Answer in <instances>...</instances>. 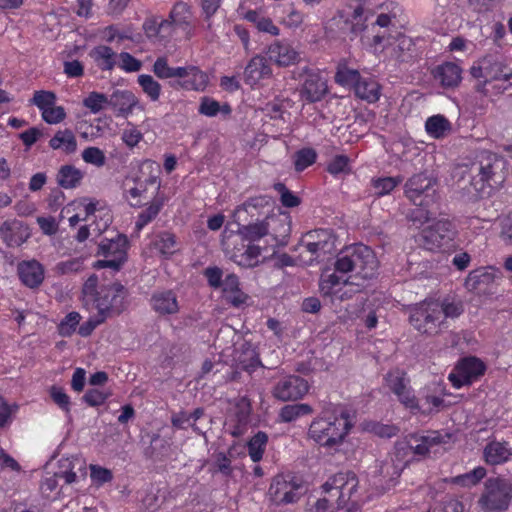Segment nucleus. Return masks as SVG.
<instances>
[{
    "label": "nucleus",
    "mask_w": 512,
    "mask_h": 512,
    "mask_svg": "<svg viewBox=\"0 0 512 512\" xmlns=\"http://www.w3.org/2000/svg\"><path fill=\"white\" fill-rule=\"evenodd\" d=\"M497 273L498 270L494 267H483L473 270L465 280V287L473 292L482 291L495 281Z\"/></svg>",
    "instance_id": "32"
},
{
    "label": "nucleus",
    "mask_w": 512,
    "mask_h": 512,
    "mask_svg": "<svg viewBox=\"0 0 512 512\" xmlns=\"http://www.w3.org/2000/svg\"><path fill=\"white\" fill-rule=\"evenodd\" d=\"M485 371L486 365L481 359L474 356L464 357L457 362L448 379L454 388L459 389L477 381Z\"/></svg>",
    "instance_id": "15"
},
{
    "label": "nucleus",
    "mask_w": 512,
    "mask_h": 512,
    "mask_svg": "<svg viewBox=\"0 0 512 512\" xmlns=\"http://www.w3.org/2000/svg\"><path fill=\"white\" fill-rule=\"evenodd\" d=\"M89 469L91 480L97 486H101L107 482H110L113 479V474L111 470L107 468L91 464L89 466Z\"/></svg>",
    "instance_id": "61"
},
{
    "label": "nucleus",
    "mask_w": 512,
    "mask_h": 512,
    "mask_svg": "<svg viewBox=\"0 0 512 512\" xmlns=\"http://www.w3.org/2000/svg\"><path fill=\"white\" fill-rule=\"evenodd\" d=\"M176 79L178 86L184 90L204 91L209 83L208 75L194 65L181 66Z\"/></svg>",
    "instance_id": "25"
},
{
    "label": "nucleus",
    "mask_w": 512,
    "mask_h": 512,
    "mask_svg": "<svg viewBox=\"0 0 512 512\" xmlns=\"http://www.w3.org/2000/svg\"><path fill=\"white\" fill-rule=\"evenodd\" d=\"M261 254V247L250 243L243 252H240V250L233 251L230 258L241 267L252 268L259 264V257Z\"/></svg>",
    "instance_id": "40"
},
{
    "label": "nucleus",
    "mask_w": 512,
    "mask_h": 512,
    "mask_svg": "<svg viewBox=\"0 0 512 512\" xmlns=\"http://www.w3.org/2000/svg\"><path fill=\"white\" fill-rule=\"evenodd\" d=\"M506 166L507 162L503 157L489 151H483L478 157V162L473 165V169L478 173L477 175L483 184L497 187L505 179Z\"/></svg>",
    "instance_id": "12"
},
{
    "label": "nucleus",
    "mask_w": 512,
    "mask_h": 512,
    "mask_svg": "<svg viewBox=\"0 0 512 512\" xmlns=\"http://www.w3.org/2000/svg\"><path fill=\"white\" fill-rule=\"evenodd\" d=\"M268 437L264 432L256 433L247 443L248 454L255 463L263 458L266 449Z\"/></svg>",
    "instance_id": "47"
},
{
    "label": "nucleus",
    "mask_w": 512,
    "mask_h": 512,
    "mask_svg": "<svg viewBox=\"0 0 512 512\" xmlns=\"http://www.w3.org/2000/svg\"><path fill=\"white\" fill-rule=\"evenodd\" d=\"M451 122L443 115L437 114L427 118L425 122L426 133L434 139H442L450 134Z\"/></svg>",
    "instance_id": "39"
},
{
    "label": "nucleus",
    "mask_w": 512,
    "mask_h": 512,
    "mask_svg": "<svg viewBox=\"0 0 512 512\" xmlns=\"http://www.w3.org/2000/svg\"><path fill=\"white\" fill-rule=\"evenodd\" d=\"M49 147L59 150L66 155L74 154L77 151V139L70 129L58 130L49 140Z\"/></svg>",
    "instance_id": "35"
},
{
    "label": "nucleus",
    "mask_w": 512,
    "mask_h": 512,
    "mask_svg": "<svg viewBox=\"0 0 512 512\" xmlns=\"http://www.w3.org/2000/svg\"><path fill=\"white\" fill-rule=\"evenodd\" d=\"M352 426L350 415L341 412L314 419L308 434L319 445L333 448L343 443Z\"/></svg>",
    "instance_id": "4"
},
{
    "label": "nucleus",
    "mask_w": 512,
    "mask_h": 512,
    "mask_svg": "<svg viewBox=\"0 0 512 512\" xmlns=\"http://www.w3.org/2000/svg\"><path fill=\"white\" fill-rule=\"evenodd\" d=\"M150 248L161 257L168 259L178 250L176 237L170 232H160L151 240Z\"/></svg>",
    "instance_id": "36"
},
{
    "label": "nucleus",
    "mask_w": 512,
    "mask_h": 512,
    "mask_svg": "<svg viewBox=\"0 0 512 512\" xmlns=\"http://www.w3.org/2000/svg\"><path fill=\"white\" fill-rule=\"evenodd\" d=\"M82 159L85 163L101 168L106 164V156L103 150L90 146L82 151Z\"/></svg>",
    "instance_id": "56"
},
{
    "label": "nucleus",
    "mask_w": 512,
    "mask_h": 512,
    "mask_svg": "<svg viewBox=\"0 0 512 512\" xmlns=\"http://www.w3.org/2000/svg\"><path fill=\"white\" fill-rule=\"evenodd\" d=\"M18 274L23 284L30 288L39 286L44 279V269L35 260L20 263Z\"/></svg>",
    "instance_id": "34"
},
{
    "label": "nucleus",
    "mask_w": 512,
    "mask_h": 512,
    "mask_svg": "<svg viewBox=\"0 0 512 512\" xmlns=\"http://www.w3.org/2000/svg\"><path fill=\"white\" fill-rule=\"evenodd\" d=\"M432 74L434 79L444 88H455L462 80V69L453 62L438 65Z\"/></svg>",
    "instance_id": "30"
},
{
    "label": "nucleus",
    "mask_w": 512,
    "mask_h": 512,
    "mask_svg": "<svg viewBox=\"0 0 512 512\" xmlns=\"http://www.w3.org/2000/svg\"><path fill=\"white\" fill-rule=\"evenodd\" d=\"M83 106L92 114H97L109 104V97L103 93L92 91L82 101Z\"/></svg>",
    "instance_id": "50"
},
{
    "label": "nucleus",
    "mask_w": 512,
    "mask_h": 512,
    "mask_svg": "<svg viewBox=\"0 0 512 512\" xmlns=\"http://www.w3.org/2000/svg\"><path fill=\"white\" fill-rule=\"evenodd\" d=\"M150 303L153 311L159 316L174 315L180 310L178 298L172 290L155 292Z\"/></svg>",
    "instance_id": "28"
},
{
    "label": "nucleus",
    "mask_w": 512,
    "mask_h": 512,
    "mask_svg": "<svg viewBox=\"0 0 512 512\" xmlns=\"http://www.w3.org/2000/svg\"><path fill=\"white\" fill-rule=\"evenodd\" d=\"M267 494L276 505L295 503L303 494V480L290 472L278 474L272 478Z\"/></svg>",
    "instance_id": "6"
},
{
    "label": "nucleus",
    "mask_w": 512,
    "mask_h": 512,
    "mask_svg": "<svg viewBox=\"0 0 512 512\" xmlns=\"http://www.w3.org/2000/svg\"><path fill=\"white\" fill-rule=\"evenodd\" d=\"M512 499V482L503 478L488 479L478 503L484 512L505 511Z\"/></svg>",
    "instance_id": "10"
},
{
    "label": "nucleus",
    "mask_w": 512,
    "mask_h": 512,
    "mask_svg": "<svg viewBox=\"0 0 512 512\" xmlns=\"http://www.w3.org/2000/svg\"><path fill=\"white\" fill-rule=\"evenodd\" d=\"M385 386L397 396L400 403L406 408L417 406V398L409 386V380L404 371L399 369L389 371L385 376Z\"/></svg>",
    "instance_id": "20"
},
{
    "label": "nucleus",
    "mask_w": 512,
    "mask_h": 512,
    "mask_svg": "<svg viewBox=\"0 0 512 512\" xmlns=\"http://www.w3.org/2000/svg\"><path fill=\"white\" fill-rule=\"evenodd\" d=\"M302 246L315 258H318L335 249V237L329 230L317 229L304 236Z\"/></svg>",
    "instance_id": "23"
},
{
    "label": "nucleus",
    "mask_w": 512,
    "mask_h": 512,
    "mask_svg": "<svg viewBox=\"0 0 512 512\" xmlns=\"http://www.w3.org/2000/svg\"><path fill=\"white\" fill-rule=\"evenodd\" d=\"M508 65L502 61L492 60L490 58L482 59L478 65L471 68V75L477 79H483L477 85V91L485 96H491L495 92H491L489 86L494 81L504 82L507 76Z\"/></svg>",
    "instance_id": "14"
},
{
    "label": "nucleus",
    "mask_w": 512,
    "mask_h": 512,
    "mask_svg": "<svg viewBox=\"0 0 512 512\" xmlns=\"http://www.w3.org/2000/svg\"><path fill=\"white\" fill-rule=\"evenodd\" d=\"M267 56L271 62L280 67L297 64L300 60L299 52L285 41H275L270 44Z\"/></svg>",
    "instance_id": "26"
},
{
    "label": "nucleus",
    "mask_w": 512,
    "mask_h": 512,
    "mask_svg": "<svg viewBox=\"0 0 512 512\" xmlns=\"http://www.w3.org/2000/svg\"><path fill=\"white\" fill-rule=\"evenodd\" d=\"M0 237L8 246H20L29 237V232L21 221L7 220L0 226Z\"/></svg>",
    "instance_id": "29"
},
{
    "label": "nucleus",
    "mask_w": 512,
    "mask_h": 512,
    "mask_svg": "<svg viewBox=\"0 0 512 512\" xmlns=\"http://www.w3.org/2000/svg\"><path fill=\"white\" fill-rule=\"evenodd\" d=\"M128 241L126 236L117 235L112 239H103L98 245V255L102 256L94 263L97 269L110 268L118 271L127 258Z\"/></svg>",
    "instance_id": "13"
},
{
    "label": "nucleus",
    "mask_w": 512,
    "mask_h": 512,
    "mask_svg": "<svg viewBox=\"0 0 512 512\" xmlns=\"http://www.w3.org/2000/svg\"><path fill=\"white\" fill-rule=\"evenodd\" d=\"M454 236L452 224L440 220L425 227L418 236V242L427 250L439 249L449 243Z\"/></svg>",
    "instance_id": "17"
},
{
    "label": "nucleus",
    "mask_w": 512,
    "mask_h": 512,
    "mask_svg": "<svg viewBox=\"0 0 512 512\" xmlns=\"http://www.w3.org/2000/svg\"><path fill=\"white\" fill-rule=\"evenodd\" d=\"M289 230L290 228L286 219L271 215L262 221L248 225H240L237 233L242 240L253 243L267 235H272L275 240L285 238L289 234Z\"/></svg>",
    "instance_id": "9"
},
{
    "label": "nucleus",
    "mask_w": 512,
    "mask_h": 512,
    "mask_svg": "<svg viewBox=\"0 0 512 512\" xmlns=\"http://www.w3.org/2000/svg\"><path fill=\"white\" fill-rule=\"evenodd\" d=\"M198 112L201 115L207 117H214L218 113L229 115L231 113V107L228 104L220 105V103L212 98L203 97L201 99Z\"/></svg>",
    "instance_id": "48"
},
{
    "label": "nucleus",
    "mask_w": 512,
    "mask_h": 512,
    "mask_svg": "<svg viewBox=\"0 0 512 512\" xmlns=\"http://www.w3.org/2000/svg\"><path fill=\"white\" fill-rule=\"evenodd\" d=\"M72 212L78 213L83 221H87L90 216L96 215L104 219V228L111 221V215L106 204L98 199L91 197H81L67 204L61 211L63 215H69Z\"/></svg>",
    "instance_id": "16"
},
{
    "label": "nucleus",
    "mask_w": 512,
    "mask_h": 512,
    "mask_svg": "<svg viewBox=\"0 0 512 512\" xmlns=\"http://www.w3.org/2000/svg\"><path fill=\"white\" fill-rule=\"evenodd\" d=\"M137 83L150 101L157 102L160 99L162 92L161 84L151 75L140 74L137 78Z\"/></svg>",
    "instance_id": "45"
},
{
    "label": "nucleus",
    "mask_w": 512,
    "mask_h": 512,
    "mask_svg": "<svg viewBox=\"0 0 512 512\" xmlns=\"http://www.w3.org/2000/svg\"><path fill=\"white\" fill-rule=\"evenodd\" d=\"M81 320V316L78 312H70L65 316V318L59 324L58 330L60 335L62 336H70L72 335L79 322Z\"/></svg>",
    "instance_id": "59"
},
{
    "label": "nucleus",
    "mask_w": 512,
    "mask_h": 512,
    "mask_svg": "<svg viewBox=\"0 0 512 512\" xmlns=\"http://www.w3.org/2000/svg\"><path fill=\"white\" fill-rule=\"evenodd\" d=\"M121 140L128 148L132 149L143 140V134L137 126L128 123L122 131Z\"/></svg>",
    "instance_id": "57"
},
{
    "label": "nucleus",
    "mask_w": 512,
    "mask_h": 512,
    "mask_svg": "<svg viewBox=\"0 0 512 512\" xmlns=\"http://www.w3.org/2000/svg\"><path fill=\"white\" fill-rule=\"evenodd\" d=\"M110 395L111 393L107 391L90 389L84 394L83 399L88 405L96 407L102 405Z\"/></svg>",
    "instance_id": "64"
},
{
    "label": "nucleus",
    "mask_w": 512,
    "mask_h": 512,
    "mask_svg": "<svg viewBox=\"0 0 512 512\" xmlns=\"http://www.w3.org/2000/svg\"><path fill=\"white\" fill-rule=\"evenodd\" d=\"M84 178V172L74 165H63L59 168L56 181L64 189L78 187Z\"/></svg>",
    "instance_id": "37"
},
{
    "label": "nucleus",
    "mask_w": 512,
    "mask_h": 512,
    "mask_svg": "<svg viewBox=\"0 0 512 512\" xmlns=\"http://www.w3.org/2000/svg\"><path fill=\"white\" fill-rule=\"evenodd\" d=\"M410 46L411 40L405 36H400L395 39L393 44L386 47V50L393 59L403 62L407 58L406 50H409Z\"/></svg>",
    "instance_id": "53"
},
{
    "label": "nucleus",
    "mask_w": 512,
    "mask_h": 512,
    "mask_svg": "<svg viewBox=\"0 0 512 512\" xmlns=\"http://www.w3.org/2000/svg\"><path fill=\"white\" fill-rule=\"evenodd\" d=\"M309 390L307 381L297 375H286L280 378L272 389V395L281 401L297 400Z\"/></svg>",
    "instance_id": "21"
},
{
    "label": "nucleus",
    "mask_w": 512,
    "mask_h": 512,
    "mask_svg": "<svg viewBox=\"0 0 512 512\" xmlns=\"http://www.w3.org/2000/svg\"><path fill=\"white\" fill-rule=\"evenodd\" d=\"M317 158L316 151L312 148L299 150L294 156V165L296 171L300 172L315 163Z\"/></svg>",
    "instance_id": "55"
},
{
    "label": "nucleus",
    "mask_w": 512,
    "mask_h": 512,
    "mask_svg": "<svg viewBox=\"0 0 512 512\" xmlns=\"http://www.w3.org/2000/svg\"><path fill=\"white\" fill-rule=\"evenodd\" d=\"M355 95L361 100L374 103L380 99L381 86L373 78H363L358 82L355 89Z\"/></svg>",
    "instance_id": "42"
},
{
    "label": "nucleus",
    "mask_w": 512,
    "mask_h": 512,
    "mask_svg": "<svg viewBox=\"0 0 512 512\" xmlns=\"http://www.w3.org/2000/svg\"><path fill=\"white\" fill-rule=\"evenodd\" d=\"M435 181L426 174L413 175L405 184L406 196L419 206H427L433 201Z\"/></svg>",
    "instance_id": "18"
},
{
    "label": "nucleus",
    "mask_w": 512,
    "mask_h": 512,
    "mask_svg": "<svg viewBox=\"0 0 512 512\" xmlns=\"http://www.w3.org/2000/svg\"><path fill=\"white\" fill-rule=\"evenodd\" d=\"M165 198L163 195H155L147 207L138 215L135 223L137 233H139L147 224L153 221L164 206Z\"/></svg>",
    "instance_id": "41"
},
{
    "label": "nucleus",
    "mask_w": 512,
    "mask_h": 512,
    "mask_svg": "<svg viewBox=\"0 0 512 512\" xmlns=\"http://www.w3.org/2000/svg\"><path fill=\"white\" fill-rule=\"evenodd\" d=\"M362 79L358 70L350 68L346 62H340L335 73V82L342 87H352L356 89V85Z\"/></svg>",
    "instance_id": "44"
},
{
    "label": "nucleus",
    "mask_w": 512,
    "mask_h": 512,
    "mask_svg": "<svg viewBox=\"0 0 512 512\" xmlns=\"http://www.w3.org/2000/svg\"><path fill=\"white\" fill-rule=\"evenodd\" d=\"M300 98L308 103L322 100L328 93L327 80L319 73L310 71L300 88Z\"/></svg>",
    "instance_id": "24"
},
{
    "label": "nucleus",
    "mask_w": 512,
    "mask_h": 512,
    "mask_svg": "<svg viewBox=\"0 0 512 512\" xmlns=\"http://www.w3.org/2000/svg\"><path fill=\"white\" fill-rule=\"evenodd\" d=\"M410 323L419 332L435 334L444 325L438 301H424L411 309Z\"/></svg>",
    "instance_id": "11"
},
{
    "label": "nucleus",
    "mask_w": 512,
    "mask_h": 512,
    "mask_svg": "<svg viewBox=\"0 0 512 512\" xmlns=\"http://www.w3.org/2000/svg\"><path fill=\"white\" fill-rule=\"evenodd\" d=\"M338 271L322 273L319 281V290L323 297L334 301H346L360 292L363 284L356 283L352 276L344 278L337 274Z\"/></svg>",
    "instance_id": "7"
},
{
    "label": "nucleus",
    "mask_w": 512,
    "mask_h": 512,
    "mask_svg": "<svg viewBox=\"0 0 512 512\" xmlns=\"http://www.w3.org/2000/svg\"><path fill=\"white\" fill-rule=\"evenodd\" d=\"M42 119L48 124L61 123L66 118L65 109L62 106L51 105L41 112Z\"/></svg>",
    "instance_id": "62"
},
{
    "label": "nucleus",
    "mask_w": 512,
    "mask_h": 512,
    "mask_svg": "<svg viewBox=\"0 0 512 512\" xmlns=\"http://www.w3.org/2000/svg\"><path fill=\"white\" fill-rule=\"evenodd\" d=\"M438 436H422L421 438L412 437L409 442V449L413 451L416 455L424 456L426 455L433 444L438 443Z\"/></svg>",
    "instance_id": "54"
},
{
    "label": "nucleus",
    "mask_w": 512,
    "mask_h": 512,
    "mask_svg": "<svg viewBox=\"0 0 512 512\" xmlns=\"http://www.w3.org/2000/svg\"><path fill=\"white\" fill-rule=\"evenodd\" d=\"M338 271L322 273L319 281V290L323 297L334 301H346L360 292L363 284L356 283L352 276L344 278L337 274Z\"/></svg>",
    "instance_id": "8"
},
{
    "label": "nucleus",
    "mask_w": 512,
    "mask_h": 512,
    "mask_svg": "<svg viewBox=\"0 0 512 512\" xmlns=\"http://www.w3.org/2000/svg\"><path fill=\"white\" fill-rule=\"evenodd\" d=\"M90 57L101 70H112L117 61V54L108 46L99 45L90 51Z\"/></svg>",
    "instance_id": "43"
},
{
    "label": "nucleus",
    "mask_w": 512,
    "mask_h": 512,
    "mask_svg": "<svg viewBox=\"0 0 512 512\" xmlns=\"http://www.w3.org/2000/svg\"><path fill=\"white\" fill-rule=\"evenodd\" d=\"M190 16V7L184 2H179L175 4L170 13L172 22L176 25H182L187 23L188 20L190 19Z\"/></svg>",
    "instance_id": "63"
},
{
    "label": "nucleus",
    "mask_w": 512,
    "mask_h": 512,
    "mask_svg": "<svg viewBox=\"0 0 512 512\" xmlns=\"http://www.w3.org/2000/svg\"><path fill=\"white\" fill-rule=\"evenodd\" d=\"M445 395V388L442 384L438 382L429 383L421 390L420 398L417 399V406L409 407L408 409L423 414L437 413L445 407Z\"/></svg>",
    "instance_id": "19"
},
{
    "label": "nucleus",
    "mask_w": 512,
    "mask_h": 512,
    "mask_svg": "<svg viewBox=\"0 0 512 512\" xmlns=\"http://www.w3.org/2000/svg\"><path fill=\"white\" fill-rule=\"evenodd\" d=\"M486 476V469L478 466L472 471L451 478L450 482L463 487H471L479 483Z\"/></svg>",
    "instance_id": "51"
},
{
    "label": "nucleus",
    "mask_w": 512,
    "mask_h": 512,
    "mask_svg": "<svg viewBox=\"0 0 512 512\" xmlns=\"http://www.w3.org/2000/svg\"><path fill=\"white\" fill-rule=\"evenodd\" d=\"M223 296L234 306L243 304L247 300V295L239 287V279L235 274L226 276L221 284Z\"/></svg>",
    "instance_id": "38"
},
{
    "label": "nucleus",
    "mask_w": 512,
    "mask_h": 512,
    "mask_svg": "<svg viewBox=\"0 0 512 512\" xmlns=\"http://www.w3.org/2000/svg\"><path fill=\"white\" fill-rule=\"evenodd\" d=\"M272 75V70L267 64L265 58L261 56L253 57L244 70V81L246 84L254 87L260 82Z\"/></svg>",
    "instance_id": "31"
},
{
    "label": "nucleus",
    "mask_w": 512,
    "mask_h": 512,
    "mask_svg": "<svg viewBox=\"0 0 512 512\" xmlns=\"http://www.w3.org/2000/svg\"><path fill=\"white\" fill-rule=\"evenodd\" d=\"M116 116L127 118L135 108L143 109L139 99L129 90H116L109 97V104Z\"/></svg>",
    "instance_id": "27"
},
{
    "label": "nucleus",
    "mask_w": 512,
    "mask_h": 512,
    "mask_svg": "<svg viewBox=\"0 0 512 512\" xmlns=\"http://www.w3.org/2000/svg\"><path fill=\"white\" fill-rule=\"evenodd\" d=\"M116 65L121 70L131 73L139 71L142 67V62L128 52H121L117 55Z\"/></svg>",
    "instance_id": "58"
},
{
    "label": "nucleus",
    "mask_w": 512,
    "mask_h": 512,
    "mask_svg": "<svg viewBox=\"0 0 512 512\" xmlns=\"http://www.w3.org/2000/svg\"><path fill=\"white\" fill-rule=\"evenodd\" d=\"M152 71L159 79H176L180 72V67H171L168 64L167 57L162 56L156 59Z\"/></svg>",
    "instance_id": "52"
},
{
    "label": "nucleus",
    "mask_w": 512,
    "mask_h": 512,
    "mask_svg": "<svg viewBox=\"0 0 512 512\" xmlns=\"http://www.w3.org/2000/svg\"><path fill=\"white\" fill-rule=\"evenodd\" d=\"M483 457L489 465H500L512 458V448L507 442L494 440L485 446Z\"/></svg>",
    "instance_id": "33"
},
{
    "label": "nucleus",
    "mask_w": 512,
    "mask_h": 512,
    "mask_svg": "<svg viewBox=\"0 0 512 512\" xmlns=\"http://www.w3.org/2000/svg\"><path fill=\"white\" fill-rule=\"evenodd\" d=\"M98 279L91 275L84 283L82 294L84 305L89 310L107 319L121 312L125 298V289L119 283L98 287Z\"/></svg>",
    "instance_id": "1"
},
{
    "label": "nucleus",
    "mask_w": 512,
    "mask_h": 512,
    "mask_svg": "<svg viewBox=\"0 0 512 512\" xmlns=\"http://www.w3.org/2000/svg\"><path fill=\"white\" fill-rule=\"evenodd\" d=\"M313 412L312 407L306 403L285 405L281 408L279 416L283 422H292L302 416L310 415Z\"/></svg>",
    "instance_id": "46"
},
{
    "label": "nucleus",
    "mask_w": 512,
    "mask_h": 512,
    "mask_svg": "<svg viewBox=\"0 0 512 512\" xmlns=\"http://www.w3.org/2000/svg\"><path fill=\"white\" fill-rule=\"evenodd\" d=\"M334 267L340 273H353L352 278L372 279L378 269V260L373 250L362 244L343 249L337 256Z\"/></svg>",
    "instance_id": "3"
},
{
    "label": "nucleus",
    "mask_w": 512,
    "mask_h": 512,
    "mask_svg": "<svg viewBox=\"0 0 512 512\" xmlns=\"http://www.w3.org/2000/svg\"><path fill=\"white\" fill-rule=\"evenodd\" d=\"M402 181L401 176L381 177L372 179L371 185L377 196H384L391 193Z\"/></svg>",
    "instance_id": "49"
},
{
    "label": "nucleus",
    "mask_w": 512,
    "mask_h": 512,
    "mask_svg": "<svg viewBox=\"0 0 512 512\" xmlns=\"http://www.w3.org/2000/svg\"><path fill=\"white\" fill-rule=\"evenodd\" d=\"M161 168L153 160H144L140 166V175L127 176L122 183L123 196L131 206L138 207L149 196L160 195Z\"/></svg>",
    "instance_id": "2"
},
{
    "label": "nucleus",
    "mask_w": 512,
    "mask_h": 512,
    "mask_svg": "<svg viewBox=\"0 0 512 512\" xmlns=\"http://www.w3.org/2000/svg\"><path fill=\"white\" fill-rule=\"evenodd\" d=\"M31 103L42 112L56 103V95L51 91L39 90L34 93Z\"/></svg>",
    "instance_id": "60"
},
{
    "label": "nucleus",
    "mask_w": 512,
    "mask_h": 512,
    "mask_svg": "<svg viewBox=\"0 0 512 512\" xmlns=\"http://www.w3.org/2000/svg\"><path fill=\"white\" fill-rule=\"evenodd\" d=\"M358 479L353 473H338L326 481L323 486L324 497L330 499L335 509L350 505L353 509L361 502Z\"/></svg>",
    "instance_id": "5"
},
{
    "label": "nucleus",
    "mask_w": 512,
    "mask_h": 512,
    "mask_svg": "<svg viewBox=\"0 0 512 512\" xmlns=\"http://www.w3.org/2000/svg\"><path fill=\"white\" fill-rule=\"evenodd\" d=\"M403 450V447L397 446L395 455L389 456L380 464L378 468L379 476L375 481V484L381 488V491L393 487L396 480L400 477L401 472L405 467V462L398 459V457Z\"/></svg>",
    "instance_id": "22"
}]
</instances>
